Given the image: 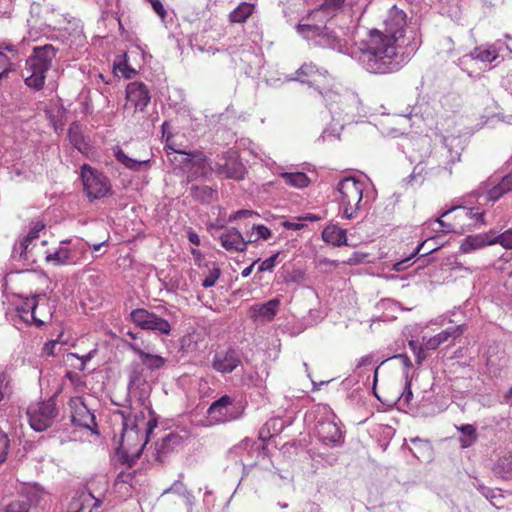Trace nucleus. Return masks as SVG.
Segmentation results:
<instances>
[{"label": "nucleus", "instance_id": "nucleus-1", "mask_svg": "<svg viewBox=\"0 0 512 512\" xmlns=\"http://www.w3.org/2000/svg\"><path fill=\"white\" fill-rule=\"evenodd\" d=\"M333 23L320 27L298 24L297 31L315 46L329 48L355 59L371 74L399 71L422 44L420 24L416 18L393 6L384 20V31L371 30L368 38L357 43L354 32L333 28Z\"/></svg>", "mask_w": 512, "mask_h": 512}, {"label": "nucleus", "instance_id": "nucleus-2", "mask_svg": "<svg viewBox=\"0 0 512 512\" xmlns=\"http://www.w3.org/2000/svg\"><path fill=\"white\" fill-rule=\"evenodd\" d=\"M296 73L298 75L296 80L309 85L312 92L325 103L332 118V125L322 132L318 140L322 142L339 140L344 126L355 122L359 115L358 95L348 90L341 92L327 71H320L312 63H305Z\"/></svg>", "mask_w": 512, "mask_h": 512}, {"label": "nucleus", "instance_id": "nucleus-3", "mask_svg": "<svg viewBox=\"0 0 512 512\" xmlns=\"http://www.w3.org/2000/svg\"><path fill=\"white\" fill-rule=\"evenodd\" d=\"M150 418L146 420L144 412L133 414L131 407L117 410L115 413L122 418V434L117 454L123 459V463L130 467L140 458L143 449L158 426V420L151 408Z\"/></svg>", "mask_w": 512, "mask_h": 512}, {"label": "nucleus", "instance_id": "nucleus-4", "mask_svg": "<svg viewBox=\"0 0 512 512\" xmlns=\"http://www.w3.org/2000/svg\"><path fill=\"white\" fill-rule=\"evenodd\" d=\"M58 49L52 44L35 46L32 54L27 58L23 76L25 84L35 90L43 88L46 79V73L52 66Z\"/></svg>", "mask_w": 512, "mask_h": 512}, {"label": "nucleus", "instance_id": "nucleus-5", "mask_svg": "<svg viewBox=\"0 0 512 512\" xmlns=\"http://www.w3.org/2000/svg\"><path fill=\"white\" fill-rule=\"evenodd\" d=\"M364 182L353 177H345L337 185L336 197L342 216L345 219L358 217L360 211L367 204V196L364 198Z\"/></svg>", "mask_w": 512, "mask_h": 512}, {"label": "nucleus", "instance_id": "nucleus-6", "mask_svg": "<svg viewBox=\"0 0 512 512\" xmlns=\"http://www.w3.org/2000/svg\"><path fill=\"white\" fill-rule=\"evenodd\" d=\"M315 432L319 441L327 447H340L344 443V432L337 416L328 405H317L313 411Z\"/></svg>", "mask_w": 512, "mask_h": 512}, {"label": "nucleus", "instance_id": "nucleus-7", "mask_svg": "<svg viewBox=\"0 0 512 512\" xmlns=\"http://www.w3.org/2000/svg\"><path fill=\"white\" fill-rule=\"evenodd\" d=\"M81 179L84 193L90 201L106 197L112 192L109 178L88 164L81 167Z\"/></svg>", "mask_w": 512, "mask_h": 512}, {"label": "nucleus", "instance_id": "nucleus-8", "mask_svg": "<svg viewBox=\"0 0 512 512\" xmlns=\"http://www.w3.org/2000/svg\"><path fill=\"white\" fill-rule=\"evenodd\" d=\"M245 410L242 402H236L231 396L223 395L208 408L207 414L214 424L231 422L240 419Z\"/></svg>", "mask_w": 512, "mask_h": 512}, {"label": "nucleus", "instance_id": "nucleus-9", "mask_svg": "<svg viewBox=\"0 0 512 512\" xmlns=\"http://www.w3.org/2000/svg\"><path fill=\"white\" fill-rule=\"evenodd\" d=\"M127 389L130 396L137 397L140 406L149 409L151 387L145 375V368L137 361L130 363L127 369Z\"/></svg>", "mask_w": 512, "mask_h": 512}, {"label": "nucleus", "instance_id": "nucleus-10", "mask_svg": "<svg viewBox=\"0 0 512 512\" xmlns=\"http://www.w3.org/2000/svg\"><path fill=\"white\" fill-rule=\"evenodd\" d=\"M56 414V404L52 399L31 404L27 409L29 424L37 432L49 428L53 424Z\"/></svg>", "mask_w": 512, "mask_h": 512}, {"label": "nucleus", "instance_id": "nucleus-11", "mask_svg": "<svg viewBox=\"0 0 512 512\" xmlns=\"http://www.w3.org/2000/svg\"><path fill=\"white\" fill-rule=\"evenodd\" d=\"M130 319L142 330L152 331L158 335H169L171 332V325L166 319L144 308L132 310Z\"/></svg>", "mask_w": 512, "mask_h": 512}, {"label": "nucleus", "instance_id": "nucleus-12", "mask_svg": "<svg viewBox=\"0 0 512 512\" xmlns=\"http://www.w3.org/2000/svg\"><path fill=\"white\" fill-rule=\"evenodd\" d=\"M71 243V240H62L57 250L53 253H47L46 261L55 266L77 264L80 259L78 253L85 251V244L82 241H76L71 247H68L67 245Z\"/></svg>", "mask_w": 512, "mask_h": 512}, {"label": "nucleus", "instance_id": "nucleus-13", "mask_svg": "<svg viewBox=\"0 0 512 512\" xmlns=\"http://www.w3.org/2000/svg\"><path fill=\"white\" fill-rule=\"evenodd\" d=\"M68 405L73 425L88 429L94 434L98 433L95 415L81 397L71 398Z\"/></svg>", "mask_w": 512, "mask_h": 512}, {"label": "nucleus", "instance_id": "nucleus-14", "mask_svg": "<svg viewBox=\"0 0 512 512\" xmlns=\"http://www.w3.org/2000/svg\"><path fill=\"white\" fill-rule=\"evenodd\" d=\"M215 170L218 175L235 180L243 179L245 173L244 165L238 160L234 152L221 158L216 163Z\"/></svg>", "mask_w": 512, "mask_h": 512}, {"label": "nucleus", "instance_id": "nucleus-15", "mask_svg": "<svg viewBox=\"0 0 512 512\" xmlns=\"http://www.w3.org/2000/svg\"><path fill=\"white\" fill-rule=\"evenodd\" d=\"M54 312L55 306L50 304L47 294H36V302L30 324L40 328L51 320Z\"/></svg>", "mask_w": 512, "mask_h": 512}, {"label": "nucleus", "instance_id": "nucleus-16", "mask_svg": "<svg viewBox=\"0 0 512 512\" xmlns=\"http://www.w3.org/2000/svg\"><path fill=\"white\" fill-rule=\"evenodd\" d=\"M183 436L175 432H169L155 444L154 460L163 463L165 459L183 444Z\"/></svg>", "mask_w": 512, "mask_h": 512}, {"label": "nucleus", "instance_id": "nucleus-17", "mask_svg": "<svg viewBox=\"0 0 512 512\" xmlns=\"http://www.w3.org/2000/svg\"><path fill=\"white\" fill-rule=\"evenodd\" d=\"M255 442L250 439H245L241 441L238 445H235L228 452V458L233 460L235 463H239L242 465L243 470L245 471L247 466H253L254 462L253 454L257 452L258 447L254 449Z\"/></svg>", "mask_w": 512, "mask_h": 512}, {"label": "nucleus", "instance_id": "nucleus-18", "mask_svg": "<svg viewBox=\"0 0 512 512\" xmlns=\"http://www.w3.org/2000/svg\"><path fill=\"white\" fill-rule=\"evenodd\" d=\"M101 500L87 490L76 492L68 505L67 512H93L101 506Z\"/></svg>", "mask_w": 512, "mask_h": 512}, {"label": "nucleus", "instance_id": "nucleus-19", "mask_svg": "<svg viewBox=\"0 0 512 512\" xmlns=\"http://www.w3.org/2000/svg\"><path fill=\"white\" fill-rule=\"evenodd\" d=\"M508 356L498 345H490L486 351V367L489 374L499 377L502 370L507 367Z\"/></svg>", "mask_w": 512, "mask_h": 512}, {"label": "nucleus", "instance_id": "nucleus-20", "mask_svg": "<svg viewBox=\"0 0 512 512\" xmlns=\"http://www.w3.org/2000/svg\"><path fill=\"white\" fill-rule=\"evenodd\" d=\"M241 363L238 353L229 348L226 351L217 352L212 361V367L222 374L231 373Z\"/></svg>", "mask_w": 512, "mask_h": 512}, {"label": "nucleus", "instance_id": "nucleus-21", "mask_svg": "<svg viewBox=\"0 0 512 512\" xmlns=\"http://www.w3.org/2000/svg\"><path fill=\"white\" fill-rule=\"evenodd\" d=\"M126 98L136 109L143 111L150 102V93L142 82H131L126 87Z\"/></svg>", "mask_w": 512, "mask_h": 512}, {"label": "nucleus", "instance_id": "nucleus-22", "mask_svg": "<svg viewBox=\"0 0 512 512\" xmlns=\"http://www.w3.org/2000/svg\"><path fill=\"white\" fill-rule=\"evenodd\" d=\"M466 324H460L455 326H450L445 330L439 332L438 334L430 337L425 342V348L428 350H435L441 344L449 341L451 339V343L454 342L455 339L460 337L466 331Z\"/></svg>", "mask_w": 512, "mask_h": 512}, {"label": "nucleus", "instance_id": "nucleus-23", "mask_svg": "<svg viewBox=\"0 0 512 512\" xmlns=\"http://www.w3.org/2000/svg\"><path fill=\"white\" fill-rule=\"evenodd\" d=\"M211 167L207 162L206 156L200 151H194L191 162L187 168L186 174L189 180L206 177L210 173Z\"/></svg>", "mask_w": 512, "mask_h": 512}, {"label": "nucleus", "instance_id": "nucleus-24", "mask_svg": "<svg viewBox=\"0 0 512 512\" xmlns=\"http://www.w3.org/2000/svg\"><path fill=\"white\" fill-rule=\"evenodd\" d=\"M131 351L139 356L141 365L151 371L159 370L166 364V359L160 355L153 354L150 350L145 351L141 345L132 344Z\"/></svg>", "mask_w": 512, "mask_h": 512}, {"label": "nucleus", "instance_id": "nucleus-25", "mask_svg": "<svg viewBox=\"0 0 512 512\" xmlns=\"http://www.w3.org/2000/svg\"><path fill=\"white\" fill-rule=\"evenodd\" d=\"M221 245L228 251L243 252L247 249L245 238L236 228H230L220 236Z\"/></svg>", "mask_w": 512, "mask_h": 512}, {"label": "nucleus", "instance_id": "nucleus-26", "mask_svg": "<svg viewBox=\"0 0 512 512\" xmlns=\"http://www.w3.org/2000/svg\"><path fill=\"white\" fill-rule=\"evenodd\" d=\"M484 186H479L477 189L473 190L472 192L464 195L461 198V203L457 206L452 207L451 209L445 211L442 216L448 215L450 212H452L455 209L463 208L466 210H469V214H472L473 210H475L476 204L479 206L485 205L483 201L484 196Z\"/></svg>", "mask_w": 512, "mask_h": 512}, {"label": "nucleus", "instance_id": "nucleus-27", "mask_svg": "<svg viewBox=\"0 0 512 512\" xmlns=\"http://www.w3.org/2000/svg\"><path fill=\"white\" fill-rule=\"evenodd\" d=\"M41 494L40 490L29 488L26 499L12 501L5 507L4 512H29L32 505L38 504Z\"/></svg>", "mask_w": 512, "mask_h": 512}, {"label": "nucleus", "instance_id": "nucleus-28", "mask_svg": "<svg viewBox=\"0 0 512 512\" xmlns=\"http://www.w3.org/2000/svg\"><path fill=\"white\" fill-rule=\"evenodd\" d=\"M493 245L492 236L486 233L469 235L464 238L460 245L462 253H471L486 246Z\"/></svg>", "mask_w": 512, "mask_h": 512}, {"label": "nucleus", "instance_id": "nucleus-29", "mask_svg": "<svg viewBox=\"0 0 512 512\" xmlns=\"http://www.w3.org/2000/svg\"><path fill=\"white\" fill-rule=\"evenodd\" d=\"M347 231L337 225H328L322 231V239L324 242L331 244L335 247H340L346 244Z\"/></svg>", "mask_w": 512, "mask_h": 512}, {"label": "nucleus", "instance_id": "nucleus-30", "mask_svg": "<svg viewBox=\"0 0 512 512\" xmlns=\"http://www.w3.org/2000/svg\"><path fill=\"white\" fill-rule=\"evenodd\" d=\"M469 56L473 60L491 63L499 57V49L495 44H486L474 48Z\"/></svg>", "mask_w": 512, "mask_h": 512}, {"label": "nucleus", "instance_id": "nucleus-31", "mask_svg": "<svg viewBox=\"0 0 512 512\" xmlns=\"http://www.w3.org/2000/svg\"><path fill=\"white\" fill-rule=\"evenodd\" d=\"M193 155L194 151H186L184 149L177 153L168 151V160L174 165L176 169H180L186 173Z\"/></svg>", "mask_w": 512, "mask_h": 512}, {"label": "nucleus", "instance_id": "nucleus-32", "mask_svg": "<svg viewBox=\"0 0 512 512\" xmlns=\"http://www.w3.org/2000/svg\"><path fill=\"white\" fill-rule=\"evenodd\" d=\"M461 433L459 438L460 446L463 449L471 447L478 439L476 428L471 424H463L457 427Z\"/></svg>", "mask_w": 512, "mask_h": 512}, {"label": "nucleus", "instance_id": "nucleus-33", "mask_svg": "<svg viewBox=\"0 0 512 512\" xmlns=\"http://www.w3.org/2000/svg\"><path fill=\"white\" fill-rule=\"evenodd\" d=\"M279 176L286 184L295 188H304L309 184L308 176L303 172H282Z\"/></svg>", "mask_w": 512, "mask_h": 512}, {"label": "nucleus", "instance_id": "nucleus-34", "mask_svg": "<svg viewBox=\"0 0 512 512\" xmlns=\"http://www.w3.org/2000/svg\"><path fill=\"white\" fill-rule=\"evenodd\" d=\"M405 377V385L402 391V394L398 397L397 404L399 408H409L411 401L413 399V393L411 390V383L414 378V374L411 376L408 374V371L404 372Z\"/></svg>", "mask_w": 512, "mask_h": 512}, {"label": "nucleus", "instance_id": "nucleus-35", "mask_svg": "<svg viewBox=\"0 0 512 512\" xmlns=\"http://www.w3.org/2000/svg\"><path fill=\"white\" fill-rule=\"evenodd\" d=\"M114 156L119 163L123 164L126 168L133 171H139L143 165H146L149 162V160L138 161L136 159L130 158L120 148H117L114 151Z\"/></svg>", "mask_w": 512, "mask_h": 512}, {"label": "nucleus", "instance_id": "nucleus-36", "mask_svg": "<svg viewBox=\"0 0 512 512\" xmlns=\"http://www.w3.org/2000/svg\"><path fill=\"white\" fill-rule=\"evenodd\" d=\"M191 194L195 199L202 202H211L217 197V191L206 185H193L191 187Z\"/></svg>", "mask_w": 512, "mask_h": 512}, {"label": "nucleus", "instance_id": "nucleus-37", "mask_svg": "<svg viewBox=\"0 0 512 512\" xmlns=\"http://www.w3.org/2000/svg\"><path fill=\"white\" fill-rule=\"evenodd\" d=\"M36 302V294L31 297H26L16 307V311L19 313L20 317L28 324L31 322V315H33L34 304Z\"/></svg>", "mask_w": 512, "mask_h": 512}, {"label": "nucleus", "instance_id": "nucleus-38", "mask_svg": "<svg viewBox=\"0 0 512 512\" xmlns=\"http://www.w3.org/2000/svg\"><path fill=\"white\" fill-rule=\"evenodd\" d=\"M494 472L503 479H512V455L501 457L495 465Z\"/></svg>", "mask_w": 512, "mask_h": 512}, {"label": "nucleus", "instance_id": "nucleus-39", "mask_svg": "<svg viewBox=\"0 0 512 512\" xmlns=\"http://www.w3.org/2000/svg\"><path fill=\"white\" fill-rule=\"evenodd\" d=\"M480 186L485 187L483 196V201L485 204L488 202H495L499 200L503 195L507 194L500 182L491 188H489L488 184L486 183H482Z\"/></svg>", "mask_w": 512, "mask_h": 512}, {"label": "nucleus", "instance_id": "nucleus-40", "mask_svg": "<svg viewBox=\"0 0 512 512\" xmlns=\"http://www.w3.org/2000/svg\"><path fill=\"white\" fill-rule=\"evenodd\" d=\"M205 266L208 269V274L202 280V286L204 288H210L216 284L221 275V270L215 262L207 263Z\"/></svg>", "mask_w": 512, "mask_h": 512}, {"label": "nucleus", "instance_id": "nucleus-41", "mask_svg": "<svg viewBox=\"0 0 512 512\" xmlns=\"http://www.w3.org/2000/svg\"><path fill=\"white\" fill-rule=\"evenodd\" d=\"M431 240L432 239H430V241ZM428 242L429 240H423L421 243H419L418 246L413 250V252L408 257L396 262L393 265V270H395L396 272H402L406 270L411 265V260L418 254H420V252L423 250V248Z\"/></svg>", "mask_w": 512, "mask_h": 512}, {"label": "nucleus", "instance_id": "nucleus-42", "mask_svg": "<svg viewBox=\"0 0 512 512\" xmlns=\"http://www.w3.org/2000/svg\"><path fill=\"white\" fill-rule=\"evenodd\" d=\"M253 7L250 4L244 3L238 6L230 13V20L234 23L244 22L251 14Z\"/></svg>", "mask_w": 512, "mask_h": 512}, {"label": "nucleus", "instance_id": "nucleus-43", "mask_svg": "<svg viewBox=\"0 0 512 512\" xmlns=\"http://www.w3.org/2000/svg\"><path fill=\"white\" fill-rule=\"evenodd\" d=\"M279 300L278 299H271L265 304H262L257 309V315L260 317H263L267 320L273 319V317L276 314L277 307L279 306Z\"/></svg>", "mask_w": 512, "mask_h": 512}, {"label": "nucleus", "instance_id": "nucleus-44", "mask_svg": "<svg viewBox=\"0 0 512 512\" xmlns=\"http://www.w3.org/2000/svg\"><path fill=\"white\" fill-rule=\"evenodd\" d=\"M429 164H432L431 161H428V162H425V161H419L412 173L409 175L408 177V181L409 182H418V183H422L423 180L425 179L426 175L428 174V171H427V168H428V165Z\"/></svg>", "mask_w": 512, "mask_h": 512}, {"label": "nucleus", "instance_id": "nucleus-45", "mask_svg": "<svg viewBox=\"0 0 512 512\" xmlns=\"http://www.w3.org/2000/svg\"><path fill=\"white\" fill-rule=\"evenodd\" d=\"M29 246L30 244L27 242V240H21L19 244L15 245L12 250V257L15 260H29Z\"/></svg>", "mask_w": 512, "mask_h": 512}, {"label": "nucleus", "instance_id": "nucleus-46", "mask_svg": "<svg viewBox=\"0 0 512 512\" xmlns=\"http://www.w3.org/2000/svg\"><path fill=\"white\" fill-rule=\"evenodd\" d=\"M12 394L11 378L6 373H0V402Z\"/></svg>", "mask_w": 512, "mask_h": 512}, {"label": "nucleus", "instance_id": "nucleus-47", "mask_svg": "<svg viewBox=\"0 0 512 512\" xmlns=\"http://www.w3.org/2000/svg\"><path fill=\"white\" fill-rule=\"evenodd\" d=\"M493 244H500L506 249H512V230H506L505 232L492 236Z\"/></svg>", "mask_w": 512, "mask_h": 512}, {"label": "nucleus", "instance_id": "nucleus-48", "mask_svg": "<svg viewBox=\"0 0 512 512\" xmlns=\"http://www.w3.org/2000/svg\"><path fill=\"white\" fill-rule=\"evenodd\" d=\"M45 228V224L40 221V220H37V221H33L31 223V227H30V230L28 232V234L23 238V240H27V242L29 244H31V242L35 239H37L39 237V233Z\"/></svg>", "mask_w": 512, "mask_h": 512}, {"label": "nucleus", "instance_id": "nucleus-49", "mask_svg": "<svg viewBox=\"0 0 512 512\" xmlns=\"http://www.w3.org/2000/svg\"><path fill=\"white\" fill-rule=\"evenodd\" d=\"M457 141L456 138H444V146L448 153L449 163L454 164L460 160L461 153L459 150H452L453 142Z\"/></svg>", "mask_w": 512, "mask_h": 512}, {"label": "nucleus", "instance_id": "nucleus-50", "mask_svg": "<svg viewBox=\"0 0 512 512\" xmlns=\"http://www.w3.org/2000/svg\"><path fill=\"white\" fill-rule=\"evenodd\" d=\"M10 447L8 435L0 429V465L6 460Z\"/></svg>", "mask_w": 512, "mask_h": 512}, {"label": "nucleus", "instance_id": "nucleus-51", "mask_svg": "<svg viewBox=\"0 0 512 512\" xmlns=\"http://www.w3.org/2000/svg\"><path fill=\"white\" fill-rule=\"evenodd\" d=\"M478 490L487 500L491 502L493 506L499 508L496 500L498 498H502V495H496V493L492 489L485 487L484 485H479Z\"/></svg>", "mask_w": 512, "mask_h": 512}, {"label": "nucleus", "instance_id": "nucleus-52", "mask_svg": "<svg viewBox=\"0 0 512 512\" xmlns=\"http://www.w3.org/2000/svg\"><path fill=\"white\" fill-rule=\"evenodd\" d=\"M175 493L178 494L181 497H184L186 493L190 492L186 485L182 483L180 480H176L169 488L164 490V494L166 493Z\"/></svg>", "mask_w": 512, "mask_h": 512}, {"label": "nucleus", "instance_id": "nucleus-53", "mask_svg": "<svg viewBox=\"0 0 512 512\" xmlns=\"http://www.w3.org/2000/svg\"><path fill=\"white\" fill-rule=\"evenodd\" d=\"M278 256H279V253H275V254L271 255L269 258L262 261L260 263V265L258 266V272L273 271V269L276 265V260H277Z\"/></svg>", "mask_w": 512, "mask_h": 512}, {"label": "nucleus", "instance_id": "nucleus-54", "mask_svg": "<svg viewBox=\"0 0 512 512\" xmlns=\"http://www.w3.org/2000/svg\"><path fill=\"white\" fill-rule=\"evenodd\" d=\"M96 353V350H91L89 353L83 356H79L77 353H70L68 354V357H74L76 359H79L81 361L80 365L77 367L78 370L84 371L86 364L94 357V354Z\"/></svg>", "mask_w": 512, "mask_h": 512}, {"label": "nucleus", "instance_id": "nucleus-55", "mask_svg": "<svg viewBox=\"0 0 512 512\" xmlns=\"http://www.w3.org/2000/svg\"><path fill=\"white\" fill-rule=\"evenodd\" d=\"M409 346L416 356V363L418 365H421L426 358V354L423 348L421 346H418V344L413 340L409 342Z\"/></svg>", "mask_w": 512, "mask_h": 512}, {"label": "nucleus", "instance_id": "nucleus-56", "mask_svg": "<svg viewBox=\"0 0 512 512\" xmlns=\"http://www.w3.org/2000/svg\"><path fill=\"white\" fill-rule=\"evenodd\" d=\"M430 239H433V240L429 241L425 245L423 250L420 252V254H418L420 257H425V256L437 251L440 248L435 237H429L426 240H430Z\"/></svg>", "mask_w": 512, "mask_h": 512}, {"label": "nucleus", "instance_id": "nucleus-57", "mask_svg": "<svg viewBox=\"0 0 512 512\" xmlns=\"http://www.w3.org/2000/svg\"><path fill=\"white\" fill-rule=\"evenodd\" d=\"M252 228L255 231L256 239H258V240L259 239L267 240L272 235L270 229L268 227H266L265 225H260V224L256 225V224H254Z\"/></svg>", "mask_w": 512, "mask_h": 512}, {"label": "nucleus", "instance_id": "nucleus-58", "mask_svg": "<svg viewBox=\"0 0 512 512\" xmlns=\"http://www.w3.org/2000/svg\"><path fill=\"white\" fill-rule=\"evenodd\" d=\"M165 150H166V155L168 156V151L169 152H173V153H177L182 149L181 145L180 144H177L175 141H174V138L171 134H168L166 136V140H165Z\"/></svg>", "mask_w": 512, "mask_h": 512}, {"label": "nucleus", "instance_id": "nucleus-59", "mask_svg": "<svg viewBox=\"0 0 512 512\" xmlns=\"http://www.w3.org/2000/svg\"><path fill=\"white\" fill-rule=\"evenodd\" d=\"M134 477H135V472L122 471L116 477V485L129 484L130 486H132Z\"/></svg>", "mask_w": 512, "mask_h": 512}, {"label": "nucleus", "instance_id": "nucleus-60", "mask_svg": "<svg viewBox=\"0 0 512 512\" xmlns=\"http://www.w3.org/2000/svg\"><path fill=\"white\" fill-rule=\"evenodd\" d=\"M442 215L440 216V218L436 219L435 222L433 224H436L438 227L437 228H433V230L435 232H443V233H449V232H452L454 230L453 226L449 223H445L443 220H442Z\"/></svg>", "mask_w": 512, "mask_h": 512}, {"label": "nucleus", "instance_id": "nucleus-61", "mask_svg": "<svg viewBox=\"0 0 512 512\" xmlns=\"http://www.w3.org/2000/svg\"><path fill=\"white\" fill-rule=\"evenodd\" d=\"M14 0H0V17L10 16Z\"/></svg>", "mask_w": 512, "mask_h": 512}, {"label": "nucleus", "instance_id": "nucleus-62", "mask_svg": "<svg viewBox=\"0 0 512 512\" xmlns=\"http://www.w3.org/2000/svg\"><path fill=\"white\" fill-rule=\"evenodd\" d=\"M257 217L258 214L252 210H238L229 217V221H234L242 218Z\"/></svg>", "mask_w": 512, "mask_h": 512}, {"label": "nucleus", "instance_id": "nucleus-63", "mask_svg": "<svg viewBox=\"0 0 512 512\" xmlns=\"http://www.w3.org/2000/svg\"><path fill=\"white\" fill-rule=\"evenodd\" d=\"M484 210H480L479 207H475V210H473L472 214H469V210H467L466 215L475 221V223L483 224L484 223Z\"/></svg>", "mask_w": 512, "mask_h": 512}, {"label": "nucleus", "instance_id": "nucleus-64", "mask_svg": "<svg viewBox=\"0 0 512 512\" xmlns=\"http://www.w3.org/2000/svg\"><path fill=\"white\" fill-rule=\"evenodd\" d=\"M153 7V10L156 12V14L161 18L164 19L167 15V12L160 0H148Z\"/></svg>", "mask_w": 512, "mask_h": 512}]
</instances>
